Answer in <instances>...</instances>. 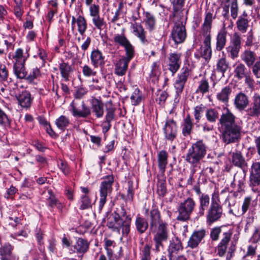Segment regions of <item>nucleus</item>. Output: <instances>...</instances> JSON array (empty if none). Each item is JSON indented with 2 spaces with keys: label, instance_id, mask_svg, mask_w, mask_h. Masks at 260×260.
Here are the masks:
<instances>
[{
  "label": "nucleus",
  "instance_id": "f257e3e1",
  "mask_svg": "<svg viewBox=\"0 0 260 260\" xmlns=\"http://www.w3.org/2000/svg\"><path fill=\"white\" fill-rule=\"evenodd\" d=\"M205 116L208 122L202 124L204 132L213 130V123L218 120L219 124L222 131L221 137L222 141L226 144L238 142L241 138L242 128V122L236 121V117L228 108L226 111L220 115L215 108H207Z\"/></svg>",
  "mask_w": 260,
  "mask_h": 260
},
{
  "label": "nucleus",
  "instance_id": "f03ea898",
  "mask_svg": "<svg viewBox=\"0 0 260 260\" xmlns=\"http://www.w3.org/2000/svg\"><path fill=\"white\" fill-rule=\"evenodd\" d=\"M216 17V15L210 11L206 12L204 22L202 25L201 29L203 36L205 37L204 40V47H201L200 53H194V56L197 59L201 57L204 58L206 60H209L212 56V49L211 46V31L212 24L213 19Z\"/></svg>",
  "mask_w": 260,
  "mask_h": 260
},
{
  "label": "nucleus",
  "instance_id": "7ed1b4c3",
  "mask_svg": "<svg viewBox=\"0 0 260 260\" xmlns=\"http://www.w3.org/2000/svg\"><path fill=\"white\" fill-rule=\"evenodd\" d=\"M223 215V210L220 204L218 193L214 192L212 194L211 204L206 215L207 224L211 225L214 222L219 221Z\"/></svg>",
  "mask_w": 260,
  "mask_h": 260
},
{
  "label": "nucleus",
  "instance_id": "20e7f679",
  "mask_svg": "<svg viewBox=\"0 0 260 260\" xmlns=\"http://www.w3.org/2000/svg\"><path fill=\"white\" fill-rule=\"evenodd\" d=\"M207 147L203 140H199L192 144L188 149L185 160L193 167L197 166L207 153Z\"/></svg>",
  "mask_w": 260,
  "mask_h": 260
},
{
  "label": "nucleus",
  "instance_id": "39448f33",
  "mask_svg": "<svg viewBox=\"0 0 260 260\" xmlns=\"http://www.w3.org/2000/svg\"><path fill=\"white\" fill-rule=\"evenodd\" d=\"M196 206V201L191 197H187L180 202L177 207L178 213L177 220L183 222L189 220L191 214L195 211Z\"/></svg>",
  "mask_w": 260,
  "mask_h": 260
},
{
  "label": "nucleus",
  "instance_id": "423d86ee",
  "mask_svg": "<svg viewBox=\"0 0 260 260\" xmlns=\"http://www.w3.org/2000/svg\"><path fill=\"white\" fill-rule=\"evenodd\" d=\"M120 213L115 212V231L122 236H127L130 231L131 218L126 215V211L123 208Z\"/></svg>",
  "mask_w": 260,
  "mask_h": 260
},
{
  "label": "nucleus",
  "instance_id": "0eeeda50",
  "mask_svg": "<svg viewBox=\"0 0 260 260\" xmlns=\"http://www.w3.org/2000/svg\"><path fill=\"white\" fill-rule=\"evenodd\" d=\"M183 250L181 240L178 237L173 238L167 249L169 260H187L186 256L182 253Z\"/></svg>",
  "mask_w": 260,
  "mask_h": 260
},
{
  "label": "nucleus",
  "instance_id": "6e6552de",
  "mask_svg": "<svg viewBox=\"0 0 260 260\" xmlns=\"http://www.w3.org/2000/svg\"><path fill=\"white\" fill-rule=\"evenodd\" d=\"M190 70L187 67H183L180 73L178 74L177 79L174 83V87L176 90V94L174 99V102L178 103L179 102L180 95L184 88L185 84L187 82Z\"/></svg>",
  "mask_w": 260,
  "mask_h": 260
},
{
  "label": "nucleus",
  "instance_id": "1a4fd4ad",
  "mask_svg": "<svg viewBox=\"0 0 260 260\" xmlns=\"http://www.w3.org/2000/svg\"><path fill=\"white\" fill-rule=\"evenodd\" d=\"M144 214L147 217L149 223V230L152 232L155 231L157 227L161 223H166L162 221L160 212L155 206H152L150 210L145 208Z\"/></svg>",
  "mask_w": 260,
  "mask_h": 260
},
{
  "label": "nucleus",
  "instance_id": "9d476101",
  "mask_svg": "<svg viewBox=\"0 0 260 260\" xmlns=\"http://www.w3.org/2000/svg\"><path fill=\"white\" fill-rule=\"evenodd\" d=\"M70 107V111L74 117L86 118L91 114L90 108L83 101L74 100Z\"/></svg>",
  "mask_w": 260,
  "mask_h": 260
},
{
  "label": "nucleus",
  "instance_id": "9b49d317",
  "mask_svg": "<svg viewBox=\"0 0 260 260\" xmlns=\"http://www.w3.org/2000/svg\"><path fill=\"white\" fill-rule=\"evenodd\" d=\"M242 38L237 32L234 34L230 45L226 48L229 57L232 59H235L239 56L241 48Z\"/></svg>",
  "mask_w": 260,
  "mask_h": 260
},
{
  "label": "nucleus",
  "instance_id": "f8f14e48",
  "mask_svg": "<svg viewBox=\"0 0 260 260\" xmlns=\"http://www.w3.org/2000/svg\"><path fill=\"white\" fill-rule=\"evenodd\" d=\"M249 185L253 192H258V187L260 186L259 162H253L251 166L249 177Z\"/></svg>",
  "mask_w": 260,
  "mask_h": 260
},
{
  "label": "nucleus",
  "instance_id": "ddd939ff",
  "mask_svg": "<svg viewBox=\"0 0 260 260\" xmlns=\"http://www.w3.org/2000/svg\"><path fill=\"white\" fill-rule=\"evenodd\" d=\"M233 234L232 229L226 228L225 230H223L220 242L217 245L218 254L219 256H223L226 253L227 248L231 241Z\"/></svg>",
  "mask_w": 260,
  "mask_h": 260
},
{
  "label": "nucleus",
  "instance_id": "4468645a",
  "mask_svg": "<svg viewBox=\"0 0 260 260\" xmlns=\"http://www.w3.org/2000/svg\"><path fill=\"white\" fill-rule=\"evenodd\" d=\"M157 231L154 237V241L155 243V247L157 251H159V248L162 247V242H165L168 238V230L167 223H161L157 227Z\"/></svg>",
  "mask_w": 260,
  "mask_h": 260
},
{
  "label": "nucleus",
  "instance_id": "2eb2a0df",
  "mask_svg": "<svg viewBox=\"0 0 260 260\" xmlns=\"http://www.w3.org/2000/svg\"><path fill=\"white\" fill-rule=\"evenodd\" d=\"M171 37L175 44L183 43L186 39V32L185 26L182 22L175 23L171 31Z\"/></svg>",
  "mask_w": 260,
  "mask_h": 260
},
{
  "label": "nucleus",
  "instance_id": "dca6fc26",
  "mask_svg": "<svg viewBox=\"0 0 260 260\" xmlns=\"http://www.w3.org/2000/svg\"><path fill=\"white\" fill-rule=\"evenodd\" d=\"M124 28L122 27V33L121 34H117L115 36V43L124 47L126 55L134 56V47L124 35Z\"/></svg>",
  "mask_w": 260,
  "mask_h": 260
},
{
  "label": "nucleus",
  "instance_id": "f3484780",
  "mask_svg": "<svg viewBox=\"0 0 260 260\" xmlns=\"http://www.w3.org/2000/svg\"><path fill=\"white\" fill-rule=\"evenodd\" d=\"M165 139L173 141L177 137V127L176 122L173 119L167 120L163 128Z\"/></svg>",
  "mask_w": 260,
  "mask_h": 260
},
{
  "label": "nucleus",
  "instance_id": "a211bd4d",
  "mask_svg": "<svg viewBox=\"0 0 260 260\" xmlns=\"http://www.w3.org/2000/svg\"><path fill=\"white\" fill-rule=\"evenodd\" d=\"M113 182V176H107L105 180L102 182L100 186V204L102 206L106 202V199L108 193H111L112 190V184Z\"/></svg>",
  "mask_w": 260,
  "mask_h": 260
},
{
  "label": "nucleus",
  "instance_id": "6ab92c4d",
  "mask_svg": "<svg viewBox=\"0 0 260 260\" xmlns=\"http://www.w3.org/2000/svg\"><path fill=\"white\" fill-rule=\"evenodd\" d=\"M207 234L205 229L194 231L187 242V247L194 249L198 247L200 243L204 239Z\"/></svg>",
  "mask_w": 260,
  "mask_h": 260
},
{
  "label": "nucleus",
  "instance_id": "aec40b11",
  "mask_svg": "<svg viewBox=\"0 0 260 260\" xmlns=\"http://www.w3.org/2000/svg\"><path fill=\"white\" fill-rule=\"evenodd\" d=\"M246 115L248 117H260V95L255 93L252 98L251 107L246 110Z\"/></svg>",
  "mask_w": 260,
  "mask_h": 260
},
{
  "label": "nucleus",
  "instance_id": "412c9836",
  "mask_svg": "<svg viewBox=\"0 0 260 260\" xmlns=\"http://www.w3.org/2000/svg\"><path fill=\"white\" fill-rule=\"evenodd\" d=\"M181 54L171 53L168 57V66L169 70L174 75L179 70L181 64Z\"/></svg>",
  "mask_w": 260,
  "mask_h": 260
},
{
  "label": "nucleus",
  "instance_id": "4be33fe9",
  "mask_svg": "<svg viewBox=\"0 0 260 260\" xmlns=\"http://www.w3.org/2000/svg\"><path fill=\"white\" fill-rule=\"evenodd\" d=\"M131 28L133 30V34L139 39L143 45H146L149 44V41L146 37L147 32L140 23L131 22Z\"/></svg>",
  "mask_w": 260,
  "mask_h": 260
},
{
  "label": "nucleus",
  "instance_id": "5701e85b",
  "mask_svg": "<svg viewBox=\"0 0 260 260\" xmlns=\"http://www.w3.org/2000/svg\"><path fill=\"white\" fill-rule=\"evenodd\" d=\"M210 198L208 194L202 193L199 197V205L196 213L197 217L204 216L205 211L209 208L210 204Z\"/></svg>",
  "mask_w": 260,
  "mask_h": 260
},
{
  "label": "nucleus",
  "instance_id": "b1692460",
  "mask_svg": "<svg viewBox=\"0 0 260 260\" xmlns=\"http://www.w3.org/2000/svg\"><path fill=\"white\" fill-rule=\"evenodd\" d=\"M105 106L107 111L106 116V120L102 124L104 133H106L108 131L111 127L110 122L114 118V108L112 101L110 100L106 102Z\"/></svg>",
  "mask_w": 260,
  "mask_h": 260
},
{
  "label": "nucleus",
  "instance_id": "393cba45",
  "mask_svg": "<svg viewBox=\"0 0 260 260\" xmlns=\"http://www.w3.org/2000/svg\"><path fill=\"white\" fill-rule=\"evenodd\" d=\"M49 196L46 199V205L48 207L51 208L56 207L60 214L63 213V209L65 205H63L59 200H58L52 190L50 189L48 190Z\"/></svg>",
  "mask_w": 260,
  "mask_h": 260
},
{
  "label": "nucleus",
  "instance_id": "a878e982",
  "mask_svg": "<svg viewBox=\"0 0 260 260\" xmlns=\"http://www.w3.org/2000/svg\"><path fill=\"white\" fill-rule=\"evenodd\" d=\"M134 56L126 55L116 63L115 68V73L118 76H123L125 74L127 69L128 64Z\"/></svg>",
  "mask_w": 260,
  "mask_h": 260
},
{
  "label": "nucleus",
  "instance_id": "bb28decb",
  "mask_svg": "<svg viewBox=\"0 0 260 260\" xmlns=\"http://www.w3.org/2000/svg\"><path fill=\"white\" fill-rule=\"evenodd\" d=\"M30 48L26 47L25 48H18L12 56L13 63H25L26 60L29 56V51Z\"/></svg>",
  "mask_w": 260,
  "mask_h": 260
},
{
  "label": "nucleus",
  "instance_id": "cd10ccee",
  "mask_svg": "<svg viewBox=\"0 0 260 260\" xmlns=\"http://www.w3.org/2000/svg\"><path fill=\"white\" fill-rule=\"evenodd\" d=\"M249 104L248 97L242 92L237 94L234 99V104L235 108L239 111H243Z\"/></svg>",
  "mask_w": 260,
  "mask_h": 260
},
{
  "label": "nucleus",
  "instance_id": "c85d7f7f",
  "mask_svg": "<svg viewBox=\"0 0 260 260\" xmlns=\"http://www.w3.org/2000/svg\"><path fill=\"white\" fill-rule=\"evenodd\" d=\"M256 53L250 50H245L241 54V58L242 60L246 64L247 67H251L256 60Z\"/></svg>",
  "mask_w": 260,
  "mask_h": 260
},
{
  "label": "nucleus",
  "instance_id": "c756f323",
  "mask_svg": "<svg viewBox=\"0 0 260 260\" xmlns=\"http://www.w3.org/2000/svg\"><path fill=\"white\" fill-rule=\"evenodd\" d=\"M19 104L24 108L30 107L33 98L30 93L27 90H24L16 96Z\"/></svg>",
  "mask_w": 260,
  "mask_h": 260
},
{
  "label": "nucleus",
  "instance_id": "7c9ffc66",
  "mask_svg": "<svg viewBox=\"0 0 260 260\" xmlns=\"http://www.w3.org/2000/svg\"><path fill=\"white\" fill-rule=\"evenodd\" d=\"M232 156L233 164L235 166L242 169L244 172H246L248 165L241 152L236 151L233 152Z\"/></svg>",
  "mask_w": 260,
  "mask_h": 260
},
{
  "label": "nucleus",
  "instance_id": "2f4dec72",
  "mask_svg": "<svg viewBox=\"0 0 260 260\" xmlns=\"http://www.w3.org/2000/svg\"><path fill=\"white\" fill-rule=\"evenodd\" d=\"M91 110L96 118H101L103 116L104 104L102 102L95 98H93L91 101Z\"/></svg>",
  "mask_w": 260,
  "mask_h": 260
},
{
  "label": "nucleus",
  "instance_id": "473e14b6",
  "mask_svg": "<svg viewBox=\"0 0 260 260\" xmlns=\"http://www.w3.org/2000/svg\"><path fill=\"white\" fill-rule=\"evenodd\" d=\"M91 64L94 68L102 67L104 64V56L102 53L99 50H93L90 54Z\"/></svg>",
  "mask_w": 260,
  "mask_h": 260
},
{
  "label": "nucleus",
  "instance_id": "72a5a7b5",
  "mask_svg": "<svg viewBox=\"0 0 260 260\" xmlns=\"http://www.w3.org/2000/svg\"><path fill=\"white\" fill-rule=\"evenodd\" d=\"M234 67V77L239 80L244 79L250 72L245 65L242 62L236 63Z\"/></svg>",
  "mask_w": 260,
  "mask_h": 260
},
{
  "label": "nucleus",
  "instance_id": "f704fd0d",
  "mask_svg": "<svg viewBox=\"0 0 260 260\" xmlns=\"http://www.w3.org/2000/svg\"><path fill=\"white\" fill-rule=\"evenodd\" d=\"M193 126V119L191 118L190 116L188 114L184 119L182 124V135L185 137L189 136L192 132Z\"/></svg>",
  "mask_w": 260,
  "mask_h": 260
},
{
  "label": "nucleus",
  "instance_id": "c9c22d12",
  "mask_svg": "<svg viewBox=\"0 0 260 260\" xmlns=\"http://www.w3.org/2000/svg\"><path fill=\"white\" fill-rule=\"evenodd\" d=\"M61 76L64 81H69L71 74L73 71V68L68 63L61 62L59 65Z\"/></svg>",
  "mask_w": 260,
  "mask_h": 260
},
{
  "label": "nucleus",
  "instance_id": "e433bc0d",
  "mask_svg": "<svg viewBox=\"0 0 260 260\" xmlns=\"http://www.w3.org/2000/svg\"><path fill=\"white\" fill-rule=\"evenodd\" d=\"M149 224L148 221L145 218L141 217L140 215L136 217L135 226L137 231L140 234L144 233L147 230Z\"/></svg>",
  "mask_w": 260,
  "mask_h": 260
},
{
  "label": "nucleus",
  "instance_id": "4c0bfd02",
  "mask_svg": "<svg viewBox=\"0 0 260 260\" xmlns=\"http://www.w3.org/2000/svg\"><path fill=\"white\" fill-rule=\"evenodd\" d=\"M168 154L165 150L160 151L157 155L158 167L160 171L164 173L168 164Z\"/></svg>",
  "mask_w": 260,
  "mask_h": 260
},
{
  "label": "nucleus",
  "instance_id": "58836bf2",
  "mask_svg": "<svg viewBox=\"0 0 260 260\" xmlns=\"http://www.w3.org/2000/svg\"><path fill=\"white\" fill-rule=\"evenodd\" d=\"M227 31L222 29L219 30L216 36V49L221 51L224 47L226 42Z\"/></svg>",
  "mask_w": 260,
  "mask_h": 260
},
{
  "label": "nucleus",
  "instance_id": "ea45409f",
  "mask_svg": "<svg viewBox=\"0 0 260 260\" xmlns=\"http://www.w3.org/2000/svg\"><path fill=\"white\" fill-rule=\"evenodd\" d=\"M13 247L9 243H5L0 247L1 260H11Z\"/></svg>",
  "mask_w": 260,
  "mask_h": 260
},
{
  "label": "nucleus",
  "instance_id": "a19ab883",
  "mask_svg": "<svg viewBox=\"0 0 260 260\" xmlns=\"http://www.w3.org/2000/svg\"><path fill=\"white\" fill-rule=\"evenodd\" d=\"M232 91V87L230 86H226L223 87L220 91L217 93V99L224 104L228 103L229 102L230 95Z\"/></svg>",
  "mask_w": 260,
  "mask_h": 260
},
{
  "label": "nucleus",
  "instance_id": "79ce46f5",
  "mask_svg": "<svg viewBox=\"0 0 260 260\" xmlns=\"http://www.w3.org/2000/svg\"><path fill=\"white\" fill-rule=\"evenodd\" d=\"M74 247L77 253L84 254L89 249V243L87 240L79 238L74 245Z\"/></svg>",
  "mask_w": 260,
  "mask_h": 260
},
{
  "label": "nucleus",
  "instance_id": "37998d69",
  "mask_svg": "<svg viewBox=\"0 0 260 260\" xmlns=\"http://www.w3.org/2000/svg\"><path fill=\"white\" fill-rule=\"evenodd\" d=\"M144 99L142 92L138 88L134 89L130 97L132 105L135 106L140 105Z\"/></svg>",
  "mask_w": 260,
  "mask_h": 260
},
{
  "label": "nucleus",
  "instance_id": "c03bdc74",
  "mask_svg": "<svg viewBox=\"0 0 260 260\" xmlns=\"http://www.w3.org/2000/svg\"><path fill=\"white\" fill-rule=\"evenodd\" d=\"M144 22L145 23L147 29L150 31L154 29L156 24V19L154 15L148 12H145Z\"/></svg>",
  "mask_w": 260,
  "mask_h": 260
},
{
  "label": "nucleus",
  "instance_id": "a18cd8bd",
  "mask_svg": "<svg viewBox=\"0 0 260 260\" xmlns=\"http://www.w3.org/2000/svg\"><path fill=\"white\" fill-rule=\"evenodd\" d=\"M13 70L15 75L17 78L24 79L27 75V72L25 68V63H13Z\"/></svg>",
  "mask_w": 260,
  "mask_h": 260
},
{
  "label": "nucleus",
  "instance_id": "49530a36",
  "mask_svg": "<svg viewBox=\"0 0 260 260\" xmlns=\"http://www.w3.org/2000/svg\"><path fill=\"white\" fill-rule=\"evenodd\" d=\"M70 124V121L69 119L64 115L60 116L55 120V125L62 132H64Z\"/></svg>",
  "mask_w": 260,
  "mask_h": 260
},
{
  "label": "nucleus",
  "instance_id": "de8ad7c7",
  "mask_svg": "<svg viewBox=\"0 0 260 260\" xmlns=\"http://www.w3.org/2000/svg\"><path fill=\"white\" fill-rule=\"evenodd\" d=\"M14 1L15 4V5L13 7L14 14L18 20H21L24 13L22 0H14Z\"/></svg>",
  "mask_w": 260,
  "mask_h": 260
},
{
  "label": "nucleus",
  "instance_id": "09e8293b",
  "mask_svg": "<svg viewBox=\"0 0 260 260\" xmlns=\"http://www.w3.org/2000/svg\"><path fill=\"white\" fill-rule=\"evenodd\" d=\"M229 68V64L225 57H222L218 60L216 64V70L218 72L222 73L223 75Z\"/></svg>",
  "mask_w": 260,
  "mask_h": 260
},
{
  "label": "nucleus",
  "instance_id": "8fccbe9b",
  "mask_svg": "<svg viewBox=\"0 0 260 260\" xmlns=\"http://www.w3.org/2000/svg\"><path fill=\"white\" fill-rule=\"evenodd\" d=\"M226 227L224 225L216 226L211 230L210 237L212 241H216L219 239V235Z\"/></svg>",
  "mask_w": 260,
  "mask_h": 260
},
{
  "label": "nucleus",
  "instance_id": "3c124183",
  "mask_svg": "<svg viewBox=\"0 0 260 260\" xmlns=\"http://www.w3.org/2000/svg\"><path fill=\"white\" fill-rule=\"evenodd\" d=\"M236 25L239 31L242 33H245L247 31L249 26V21L248 19L238 18L236 22Z\"/></svg>",
  "mask_w": 260,
  "mask_h": 260
},
{
  "label": "nucleus",
  "instance_id": "603ef678",
  "mask_svg": "<svg viewBox=\"0 0 260 260\" xmlns=\"http://www.w3.org/2000/svg\"><path fill=\"white\" fill-rule=\"evenodd\" d=\"M44 233L43 231L41 229H37L36 231L35 236L37 240L38 244L39 245V249L40 251L44 253Z\"/></svg>",
  "mask_w": 260,
  "mask_h": 260
},
{
  "label": "nucleus",
  "instance_id": "864d4df0",
  "mask_svg": "<svg viewBox=\"0 0 260 260\" xmlns=\"http://www.w3.org/2000/svg\"><path fill=\"white\" fill-rule=\"evenodd\" d=\"M78 27V31L81 35H83L87 29V22L85 18L81 15L78 17V21L77 22Z\"/></svg>",
  "mask_w": 260,
  "mask_h": 260
},
{
  "label": "nucleus",
  "instance_id": "5fc2aeb1",
  "mask_svg": "<svg viewBox=\"0 0 260 260\" xmlns=\"http://www.w3.org/2000/svg\"><path fill=\"white\" fill-rule=\"evenodd\" d=\"M104 241L105 242L104 248L106 250L108 260H114L113 256V252L112 249L111 248V247L113 244V241L108 239L107 238H105Z\"/></svg>",
  "mask_w": 260,
  "mask_h": 260
},
{
  "label": "nucleus",
  "instance_id": "6e6d98bb",
  "mask_svg": "<svg viewBox=\"0 0 260 260\" xmlns=\"http://www.w3.org/2000/svg\"><path fill=\"white\" fill-rule=\"evenodd\" d=\"M209 85L206 78H203L199 82V85L197 89V93L205 94L209 91Z\"/></svg>",
  "mask_w": 260,
  "mask_h": 260
},
{
  "label": "nucleus",
  "instance_id": "4d7b16f0",
  "mask_svg": "<svg viewBox=\"0 0 260 260\" xmlns=\"http://www.w3.org/2000/svg\"><path fill=\"white\" fill-rule=\"evenodd\" d=\"M125 90L126 88L121 81L116 84V86L115 88V93L118 96L119 99H122V103H123L124 98H127L126 96H124Z\"/></svg>",
  "mask_w": 260,
  "mask_h": 260
},
{
  "label": "nucleus",
  "instance_id": "13d9d810",
  "mask_svg": "<svg viewBox=\"0 0 260 260\" xmlns=\"http://www.w3.org/2000/svg\"><path fill=\"white\" fill-rule=\"evenodd\" d=\"M207 108L203 104L197 106L194 108L193 115L197 122H199L201 118L202 114Z\"/></svg>",
  "mask_w": 260,
  "mask_h": 260
},
{
  "label": "nucleus",
  "instance_id": "bf43d9fd",
  "mask_svg": "<svg viewBox=\"0 0 260 260\" xmlns=\"http://www.w3.org/2000/svg\"><path fill=\"white\" fill-rule=\"evenodd\" d=\"M80 210H85L91 207V201L89 197L87 195H83L81 198Z\"/></svg>",
  "mask_w": 260,
  "mask_h": 260
},
{
  "label": "nucleus",
  "instance_id": "052dcab7",
  "mask_svg": "<svg viewBox=\"0 0 260 260\" xmlns=\"http://www.w3.org/2000/svg\"><path fill=\"white\" fill-rule=\"evenodd\" d=\"M40 76V70L35 68H34L29 73V75L24 78L26 80L29 82H32L35 79L38 78Z\"/></svg>",
  "mask_w": 260,
  "mask_h": 260
},
{
  "label": "nucleus",
  "instance_id": "680f3d73",
  "mask_svg": "<svg viewBox=\"0 0 260 260\" xmlns=\"http://www.w3.org/2000/svg\"><path fill=\"white\" fill-rule=\"evenodd\" d=\"M151 246L149 244H146L142 250L141 260H151L150 249Z\"/></svg>",
  "mask_w": 260,
  "mask_h": 260
},
{
  "label": "nucleus",
  "instance_id": "e2e57ef3",
  "mask_svg": "<svg viewBox=\"0 0 260 260\" xmlns=\"http://www.w3.org/2000/svg\"><path fill=\"white\" fill-rule=\"evenodd\" d=\"M11 120L9 116L0 108V125H9Z\"/></svg>",
  "mask_w": 260,
  "mask_h": 260
},
{
  "label": "nucleus",
  "instance_id": "0e129e2a",
  "mask_svg": "<svg viewBox=\"0 0 260 260\" xmlns=\"http://www.w3.org/2000/svg\"><path fill=\"white\" fill-rule=\"evenodd\" d=\"M245 84L251 90H253L255 87V82L253 77L250 75V72L244 78Z\"/></svg>",
  "mask_w": 260,
  "mask_h": 260
},
{
  "label": "nucleus",
  "instance_id": "69168bd1",
  "mask_svg": "<svg viewBox=\"0 0 260 260\" xmlns=\"http://www.w3.org/2000/svg\"><path fill=\"white\" fill-rule=\"evenodd\" d=\"M82 73L83 75L86 77L94 76L96 75V72L87 65L83 66Z\"/></svg>",
  "mask_w": 260,
  "mask_h": 260
},
{
  "label": "nucleus",
  "instance_id": "338daca9",
  "mask_svg": "<svg viewBox=\"0 0 260 260\" xmlns=\"http://www.w3.org/2000/svg\"><path fill=\"white\" fill-rule=\"evenodd\" d=\"M58 166L64 175L67 176L70 174V169L67 162L60 160L58 163Z\"/></svg>",
  "mask_w": 260,
  "mask_h": 260
},
{
  "label": "nucleus",
  "instance_id": "774afa93",
  "mask_svg": "<svg viewBox=\"0 0 260 260\" xmlns=\"http://www.w3.org/2000/svg\"><path fill=\"white\" fill-rule=\"evenodd\" d=\"M252 67V72L256 78H260V60L256 61Z\"/></svg>",
  "mask_w": 260,
  "mask_h": 260
}]
</instances>
